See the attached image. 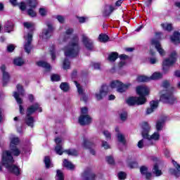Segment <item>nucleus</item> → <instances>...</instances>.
Wrapping results in <instances>:
<instances>
[{
    "instance_id": "obj_1",
    "label": "nucleus",
    "mask_w": 180,
    "mask_h": 180,
    "mask_svg": "<svg viewBox=\"0 0 180 180\" xmlns=\"http://www.w3.org/2000/svg\"><path fill=\"white\" fill-rule=\"evenodd\" d=\"M15 160H13V157L9 150H4L2 153L1 157V163H0V171L2 169V165L8 169L12 174H15V175L20 174V169L19 167L15 165H13Z\"/></svg>"
},
{
    "instance_id": "obj_2",
    "label": "nucleus",
    "mask_w": 180,
    "mask_h": 180,
    "mask_svg": "<svg viewBox=\"0 0 180 180\" xmlns=\"http://www.w3.org/2000/svg\"><path fill=\"white\" fill-rule=\"evenodd\" d=\"M161 88L162 90L160 91V101L164 103H169V105L175 103L176 102V98L172 94L174 87L171 86L169 82L164 80L161 84Z\"/></svg>"
},
{
    "instance_id": "obj_3",
    "label": "nucleus",
    "mask_w": 180,
    "mask_h": 180,
    "mask_svg": "<svg viewBox=\"0 0 180 180\" xmlns=\"http://www.w3.org/2000/svg\"><path fill=\"white\" fill-rule=\"evenodd\" d=\"M79 39L78 36H74L70 41L69 44L65 47V56L66 57H77L79 54Z\"/></svg>"
},
{
    "instance_id": "obj_4",
    "label": "nucleus",
    "mask_w": 180,
    "mask_h": 180,
    "mask_svg": "<svg viewBox=\"0 0 180 180\" xmlns=\"http://www.w3.org/2000/svg\"><path fill=\"white\" fill-rule=\"evenodd\" d=\"M36 110H38V112H42L40 105H39L37 103L27 108V117L25 119V123L30 127H33L34 126V118L30 115H33Z\"/></svg>"
},
{
    "instance_id": "obj_5",
    "label": "nucleus",
    "mask_w": 180,
    "mask_h": 180,
    "mask_svg": "<svg viewBox=\"0 0 180 180\" xmlns=\"http://www.w3.org/2000/svg\"><path fill=\"white\" fill-rule=\"evenodd\" d=\"M17 88V91L13 92V97L15 98L17 103L20 105L19 108H20V113L21 115H25V109H23V106H22V103L23 101L22 98H19V96L20 95L21 96H23L25 95V90L23 89V86L21 84H17L16 85Z\"/></svg>"
},
{
    "instance_id": "obj_6",
    "label": "nucleus",
    "mask_w": 180,
    "mask_h": 180,
    "mask_svg": "<svg viewBox=\"0 0 180 180\" xmlns=\"http://www.w3.org/2000/svg\"><path fill=\"white\" fill-rule=\"evenodd\" d=\"M176 63V52L173 51L168 58H166L162 62V70L166 74L168 71H169V67L174 65Z\"/></svg>"
},
{
    "instance_id": "obj_7",
    "label": "nucleus",
    "mask_w": 180,
    "mask_h": 180,
    "mask_svg": "<svg viewBox=\"0 0 180 180\" xmlns=\"http://www.w3.org/2000/svg\"><path fill=\"white\" fill-rule=\"evenodd\" d=\"M130 86H131V84H123L119 80L112 81L110 83V88H112V89H116L120 94H123V92H126V91H127V89H129Z\"/></svg>"
},
{
    "instance_id": "obj_8",
    "label": "nucleus",
    "mask_w": 180,
    "mask_h": 180,
    "mask_svg": "<svg viewBox=\"0 0 180 180\" xmlns=\"http://www.w3.org/2000/svg\"><path fill=\"white\" fill-rule=\"evenodd\" d=\"M10 148L13 154V155H15L18 157V155H20V150L16 147L18 144H19L20 140L19 138L17 136L12 135L10 137Z\"/></svg>"
},
{
    "instance_id": "obj_9",
    "label": "nucleus",
    "mask_w": 180,
    "mask_h": 180,
    "mask_svg": "<svg viewBox=\"0 0 180 180\" xmlns=\"http://www.w3.org/2000/svg\"><path fill=\"white\" fill-rule=\"evenodd\" d=\"M147 102V98L146 97H130L127 100V103L129 106H133V105H144Z\"/></svg>"
},
{
    "instance_id": "obj_10",
    "label": "nucleus",
    "mask_w": 180,
    "mask_h": 180,
    "mask_svg": "<svg viewBox=\"0 0 180 180\" xmlns=\"http://www.w3.org/2000/svg\"><path fill=\"white\" fill-rule=\"evenodd\" d=\"M24 38L25 39L24 44L25 51V53H27V54H30V51H32V49H33V46H32L33 34H32V32H29L27 34L24 36Z\"/></svg>"
},
{
    "instance_id": "obj_11",
    "label": "nucleus",
    "mask_w": 180,
    "mask_h": 180,
    "mask_svg": "<svg viewBox=\"0 0 180 180\" xmlns=\"http://www.w3.org/2000/svg\"><path fill=\"white\" fill-rule=\"evenodd\" d=\"M46 26H47V28L44 29L41 34L42 39L45 40L47 39H50V37H51V34H53V32L56 29L53 27V24L50 22H47Z\"/></svg>"
},
{
    "instance_id": "obj_12",
    "label": "nucleus",
    "mask_w": 180,
    "mask_h": 180,
    "mask_svg": "<svg viewBox=\"0 0 180 180\" xmlns=\"http://www.w3.org/2000/svg\"><path fill=\"white\" fill-rule=\"evenodd\" d=\"M109 92V86L104 84L101 86L99 91L95 94V97L97 101L103 99L104 96H106Z\"/></svg>"
},
{
    "instance_id": "obj_13",
    "label": "nucleus",
    "mask_w": 180,
    "mask_h": 180,
    "mask_svg": "<svg viewBox=\"0 0 180 180\" xmlns=\"http://www.w3.org/2000/svg\"><path fill=\"white\" fill-rule=\"evenodd\" d=\"M82 41L87 50H94V41L85 34H82Z\"/></svg>"
},
{
    "instance_id": "obj_14",
    "label": "nucleus",
    "mask_w": 180,
    "mask_h": 180,
    "mask_svg": "<svg viewBox=\"0 0 180 180\" xmlns=\"http://www.w3.org/2000/svg\"><path fill=\"white\" fill-rule=\"evenodd\" d=\"M28 5L30 8H28L27 11V15L31 18H36L37 13L36 11H34V8L37 5V2H36L34 0H30Z\"/></svg>"
},
{
    "instance_id": "obj_15",
    "label": "nucleus",
    "mask_w": 180,
    "mask_h": 180,
    "mask_svg": "<svg viewBox=\"0 0 180 180\" xmlns=\"http://www.w3.org/2000/svg\"><path fill=\"white\" fill-rule=\"evenodd\" d=\"M0 69L3 74V85L4 86H6V84L11 79V75L6 71V66L5 65H2Z\"/></svg>"
},
{
    "instance_id": "obj_16",
    "label": "nucleus",
    "mask_w": 180,
    "mask_h": 180,
    "mask_svg": "<svg viewBox=\"0 0 180 180\" xmlns=\"http://www.w3.org/2000/svg\"><path fill=\"white\" fill-rule=\"evenodd\" d=\"M79 123L81 126H88L92 123V118L89 115H80Z\"/></svg>"
},
{
    "instance_id": "obj_17",
    "label": "nucleus",
    "mask_w": 180,
    "mask_h": 180,
    "mask_svg": "<svg viewBox=\"0 0 180 180\" xmlns=\"http://www.w3.org/2000/svg\"><path fill=\"white\" fill-rule=\"evenodd\" d=\"M136 93L139 96L146 98L150 94V89L146 86H139L136 87Z\"/></svg>"
},
{
    "instance_id": "obj_18",
    "label": "nucleus",
    "mask_w": 180,
    "mask_h": 180,
    "mask_svg": "<svg viewBox=\"0 0 180 180\" xmlns=\"http://www.w3.org/2000/svg\"><path fill=\"white\" fill-rule=\"evenodd\" d=\"M82 178L85 180H95V178H96V175H95L94 173L92 172L91 169H87L84 170V172L82 174Z\"/></svg>"
},
{
    "instance_id": "obj_19",
    "label": "nucleus",
    "mask_w": 180,
    "mask_h": 180,
    "mask_svg": "<svg viewBox=\"0 0 180 180\" xmlns=\"http://www.w3.org/2000/svg\"><path fill=\"white\" fill-rule=\"evenodd\" d=\"M83 147L84 148H89V150H90L91 154H92V155H95L96 154L95 150L92 149L94 148V147H95V144H94V143L89 141V139H84Z\"/></svg>"
},
{
    "instance_id": "obj_20",
    "label": "nucleus",
    "mask_w": 180,
    "mask_h": 180,
    "mask_svg": "<svg viewBox=\"0 0 180 180\" xmlns=\"http://www.w3.org/2000/svg\"><path fill=\"white\" fill-rule=\"evenodd\" d=\"M62 141L63 140H61L60 138H56L55 139V143L56 144L55 151L58 155H63V153H64V150H63V144H61Z\"/></svg>"
},
{
    "instance_id": "obj_21",
    "label": "nucleus",
    "mask_w": 180,
    "mask_h": 180,
    "mask_svg": "<svg viewBox=\"0 0 180 180\" xmlns=\"http://www.w3.org/2000/svg\"><path fill=\"white\" fill-rule=\"evenodd\" d=\"M160 132H158V131L154 132L151 136H148V137H146V140H148V145L150 146H153L154 143H153V140L154 141H158V140H160Z\"/></svg>"
},
{
    "instance_id": "obj_22",
    "label": "nucleus",
    "mask_w": 180,
    "mask_h": 180,
    "mask_svg": "<svg viewBox=\"0 0 180 180\" xmlns=\"http://www.w3.org/2000/svg\"><path fill=\"white\" fill-rule=\"evenodd\" d=\"M151 131V126L148 122H143L142 124V136L143 139L148 137L150 131Z\"/></svg>"
},
{
    "instance_id": "obj_23",
    "label": "nucleus",
    "mask_w": 180,
    "mask_h": 180,
    "mask_svg": "<svg viewBox=\"0 0 180 180\" xmlns=\"http://www.w3.org/2000/svg\"><path fill=\"white\" fill-rule=\"evenodd\" d=\"M151 44L152 46H155L159 54H160L161 56H165V51L162 49V47H161V44H160V41H158V40L153 39L151 40Z\"/></svg>"
},
{
    "instance_id": "obj_24",
    "label": "nucleus",
    "mask_w": 180,
    "mask_h": 180,
    "mask_svg": "<svg viewBox=\"0 0 180 180\" xmlns=\"http://www.w3.org/2000/svg\"><path fill=\"white\" fill-rule=\"evenodd\" d=\"M172 164L176 170L174 169H170L169 173L178 178L180 176V165L175 160H172Z\"/></svg>"
},
{
    "instance_id": "obj_25",
    "label": "nucleus",
    "mask_w": 180,
    "mask_h": 180,
    "mask_svg": "<svg viewBox=\"0 0 180 180\" xmlns=\"http://www.w3.org/2000/svg\"><path fill=\"white\" fill-rule=\"evenodd\" d=\"M72 33H74V29H68L65 34L60 35L59 38L60 41H67L68 39H70V36L72 34Z\"/></svg>"
},
{
    "instance_id": "obj_26",
    "label": "nucleus",
    "mask_w": 180,
    "mask_h": 180,
    "mask_svg": "<svg viewBox=\"0 0 180 180\" xmlns=\"http://www.w3.org/2000/svg\"><path fill=\"white\" fill-rule=\"evenodd\" d=\"M150 108L146 110V115H150L157 108H158V101H153L150 103Z\"/></svg>"
},
{
    "instance_id": "obj_27",
    "label": "nucleus",
    "mask_w": 180,
    "mask_h": 180,
    "mask_svg": "<svg viewBox=\"0 0 180 180\" xmlns=\"http://www.w3.org/2000/svg\"><path fill=\"white\" fill-rule=\"evenodd\" d=\"M115 11V8L112 6H105L104 7L103 15V16H110V13Z\"/></svg>"
},
{
    "instance_id": "obj_28",
    "label": "nucleus",
    "mask_w": 180,
    "mask_h": 180,
    "mask_svg": "<svg viewBox=\"0 0 180 180\" xmlns=\"http://www.w3.org/2000/svg\"><path fill=\"white\" fill-rule=\"evenodd\" d=\"M171 41L172 43H174V44H178L180 43V33L178 32H174L173 34V36L171 37Z\"/></svg>"
},
{
    "instance_id": "obj_29",
    "label": "nucleus",
    "mask_w": 180,
    "mask_h": 180,
    "mask_svg": "<svg viewBox=\"0 0 180 180\" xmlns=\"http://www.w3.org/2000/svg\"><path fill=\"white\" fill-rule=\"evenodd\" d=\"M37 65L38 67H42L43 68H45L46 71H50V70H51V66L47 62L40 60L37 63Z\"/></svg>"
},
{
    "instance_id": "obj_30",
    "label": "nucleus",
    "mask_w": 180,
    "mask_h": 180,
    "mask_svg": "<svg viewBox=\"0 0 180 180\" xmlns=\"http://www.w3.org/2000/svg\"><path fill=\"white\" fill-rule=\"evenodd\" d=\"M63 167L68 169H74V168H75V166H74V165H72V163L68 161L67 159L63 160Z\"/></svg>"
},
{
    "instance_id": "obj_31",
    "label": "nucleus",
    "mask_w": 180,
    "mask_h": 180,
    "mask_svg": "<svg viewBox=\"0 0 180 180\" xmlns=\"http://www.w3.org/2000/svg\"><path fill=\"white\" fill-rule=\"evenodd\" d=\"M155 129L157 131H161L164 129V120H158L156 122Z\"/></svg>"
},
{
    "instance_id": "obj_32",
    "label": "nucleus",
    "mask_w": 180,
    "mask_h": 180,
    "mask_svg": "<svg viewBox=\"0 0 180 180\" xmlns=\"http://www.w3.org/2000/svg\"><path fill=\"white\" fill-rule=\"evenodd\" d=\"M117 57H119V54L116 52H112L109 54L108 56V60L111 62L113 63L117 60Z\"/></svg>"
},
{
    "instance_id": "obj_33",
    "label": "nucleus",
    "mask_w": 180,
    "mask_h": 180,
    "mask_svg": "<svg viewBox=\"0 0 180 180\" xmlns=\"http://www.w3.org/2000/svg\"><path fill=\"white\" fill-rule=\"evenodd\" d=\"M148 139H141L138 142V147L139 148H143V147H146L147 146H151L148 145Z\"/></svg>"
},
{
    "instance_id": "obj_34",
    "label": "nucleus",
    "mask_w": 180,
    "mask_h": 180,
    "mask_svg": "<svg viewBox=\"0 0 180 180\" xmlns=\"http://www.w3.org/2000/svg\"><path fill=\"white\" fill-rule=\"evenodd\" d=\"M63 153H66L68 155H72L73 157H77V155H78V151L75 149L63 150Z\"/></svg>"
},
{
    "instance_id": "obj_35",
    "label": "nucleus",
    "mask_w": 180,
    "mask_h": 180,
    "mask_svg": "<svg viewBox=\"0 0 180 180\" xmlns=\"http://www.w3.org/2000/svg\"><path fill=\"white\" fill-rule=\"evenodd\" d=\"M108 40L109 37L105 34H101L98 36V41H101V43H106V41H108Z\"/></svg>"
},
{
    "instance_id": "obj_36",
    "label": "nucleus",
    "mask_w": 180,
    "mask_h": 180,
    "mask_svg": "<svg viewBox=\"0 0 180 180\" xmlns=\"http://www.w3.org/2000/svg\"><path fill=\"white\" fill-rule=\"evenodd\" d=\"M149 78H150V81H151V79L153 80L161 79V78H162V75L160 72H155Z\"/></svg>"
},
{
    "instance_id": "obj_37",
    "label": "nucleus",
    "mask_w": 180,
    "mask_h": 180,
    "mask_svg": "<svg viewBox=\"0 0 180 180\" xmlns=\"http://www.w3.org/2000/svg\"><path fill=\"white\" fill-rule=\"evenodd\" d=\"M153 174H155V176H161V175H162V172L160 169H158V165H154Z\"/></svg>"
},
{
    "instance_id": "obj_38",
    "label": "nucleus",
    "mask_w": 180,
    "mask_h": 180,
    "mask_svg": "<svg viewBox=\"0 0 180 180\" xmlns=\"http://www.w3.org/2000/svg\"><path fill=\"white\" fill-rule=\"evenodd\" d=\"M5 30L7 33H11L13 30V23L8 22L5 25Z\"/></svg>"
},
{
    "instance_id": "obj_39",
    "label": "nucleus",
    "mask_w": 180,
    "mask_h": 180,
    "mask_svg": "<svg viewBox=\"0 0 180 180\" xmlns=\"http://www.w3.org/2000/svg\"><path fill=\"white\" fill-rule=\"evenodd\" d=\"M15 65H18V67H20L25 64V61L22 58H16L14 59L13 61Z\"/></svg>"
},
{
    "instance_id": "obj_40",
    "label": "nucleus",
    "mask_w": 180,
    "mask_h": 180,
    "mask_svg": "<svg viewBox=\"0 0 180 180\" xmlns=\"http://www.w3.org/2000/svg\"><path fill=\"white\" fill-rule=\"evenodd\" d=\"M117 140L120 143H122V144H126V139L124 138V135L122 133H118L117 134Z\"/></svg>"
},
{
    "instance_id": "obj_41",
    "label": "nucleus",
    "mask_w": 180,
    "mask_h": 180,
    "mask_svg": "<svg viewBox=\"0 0 180 180\" xmlns=\"http://www.w3.org/2000/svg\"><path fill=\"white\" fill-rule=\"evenodd\" d=\"M161 27L164 30H167V32H171V30H172V25L167 22L161 24Z\"/></svg>"
},
{
    "instance_id": "obj_42",
    "label": "nucleus",
    "mask_w": 180,
    "mask_h": 180,
    "mask_svg": "<svg viewBox=\"0 0 180 180\" xmlns=\"http://www.w3.org/2000/svg\"><path fill=\"white\" fill-rule=\"evenodd\" d=\"M75 85H76V87L77 89V92L79 94V95H84V89H82V86H81V84H78V82L77 81H75L74 82Z\"/></svg>"
},
{
    "instance_id": "obj_43",
    "label": "nucleus",
    "mask_w": 180,
    "mask_h": 180,
    "mask_svg": "<svg viewBox=\"0 0 180 180\" xmlns=\"http://www.w3.org/2000/svg\"><path fill=\"white\" fill-rule=\"evenodd\" d=\"M138 82H148L150 81V77L147 76H139L137 77Z\"/></svg>"
},
{
    "instance_id": "obj_44",
    "label": "nucleus",
    "mask_w": 180,
    "mask_h": 180,
    "mask_svg": "<svg viewBox=\"0 0 180 180\" xmlns=\"http://www.w3.org/2000/svg\"><path fill=\"white\" fill-rule=\"evenodd\" d=\"M44 161L46 168H50V167H53V165L51 164V160H50V157L46 156Z\"/></svg>"
},
{
    "instance_id": "obj_45",
    "label": "nucleus",
    "mask_w": 180,
    "mask_h": 180,
    "mask_svg": "<svg viewBox=\"0 0 180 180\" xmlns=\"http://www.w3.org/2000/svg\"><path fill=\"white\" fill-rule=\"evenodd\" d=\"M56 180H64V173L61 170L56 171Z\"/></svg>"
},
{
    "instance_id": "obj_46",
    "label": "nucleus",
    "mask_w": 180,
    "mask_h": 180,
    "mask_svg": "<svg viewBox=\"0 0 180 180\" xmlns=\"http://www.w3.org/2000/svg\"><path fill=\"white\" fill-rule=\"evenodd\" d=\"M71 63L67 58L63 60V70H70V65Z\"/></svg>"
},
{
    "instance_id": "obj_47",
    "label": "nucleus",
    "mask_w": 180,
    "mask_h": 180,
    "mask_svg": "<svg viewBox=\"0 0 180 180\" xmlns=\"http://www.w3.org/2000/svg\"><path fill=\"white\" fill-rule=\"evenodd\" d=\"M60 88L64 92H67V91L70 89V86H68V84L67 82H63V83H61Z\"/></svg>"
},
{
    "instance_id": "obj_48",
    "label": "nucleus",
    "mask_w": 180,
    "mask_h": 180,
    "mask_svg": "<svg viewBox=\"0 0 180 180\" xmlns=\"http://www.w3.org/2000/svg\"><path fill=\"white\" fill-rule=\"evenodd\" d=\"M23 26L26 27V29H33L34 27V23L30 22H25L23 23Z\"/></svg>"
},
{
    "instance_id": "obj_49",
    "label": "nucleus",
    "mask_w": 180,
    "mask_h": 180,
    "mask_svg": "<svg viewBox=\"0 0 180 180\" xmlns=\"http://www.w3.org/2000/svg\"><path fill=\"white\" fill-rule=\"evenodd\" d=\"M55 18L57 19V20L59 22V23H65V17L63 15H56Z\"/></svg>"
},
{
    "instance_id": "obj_50",
    "label": "nucleus",
    "mask_w": 180,
    "mask_h": 180,
    "mask_svg": "<svg viewBox=\"0 0 180 180\" xmlns=\"http://www.w3.org/2000/svg\"><path fill=\"white\" fill-rule=\"evenodd\" d=\"M50 53H51V58L53 61H54V60H56V48L54 47V46L51 47Z\"/></svg>"
},
{
    "instance_id": "obj_51",
    "label": "nucleus",
    "mask_w": 180,
    "mask_h": 180,
    "mask_svg": "<svg viewBox=\"0 0 180 180\" xmlns=\"http://www.w3.org/2000/svg\"><path fill=\"white\" fill-rule=\"evenodd\" d=\"M103 133L107 140H110L112 139V134L109 131H104Z\"/></svg>"
},
{
    "instance_id": "obj_52",
    "label": "nucleus",
    "mask_w": 180,
    "mask_h": 180,
    "mask_svg": "<svg viewBox=\"0 0 180 180\" xmlns=\"http://www.w3.org/2000/svg\"><path fill=\"white\" fill-rule=\"evenodd\" d=\"M128 167L133 169L134 168H137L138 164L136 162H129L128 163Z\"/></svg>"
},
{
    "instance_id": "obj_53",
    "label": "nucleus",
    "mask_w": 180,
    "mask_h": 180,
    "mask_svg": "<svg viewBox=\"0 0 180 180\" xmlns=\"http://www.w3.org/2000/svg\"><path fill=\"white\" fill-rule=\"evenodd\" d=\"M120 116L121 120H122V122H124V120H126V119H127V112H122L120 113Z\"/></svg>"
},
{
    "instance_id": "obj_54",
    "label": "nucleus",
    "mask_w": 180,
    "mask_h": 180,
    "mask_svg": "<svg viewBox=\"0 0 180 180\" xmlns=\"http://www.w3.org/2000/svg\"><path fill=\"white\" fill-rule=\"evenodd\" d=\"M51 79L53 82L60 81V75H56V74L52 75L51 77Z\"/></svg>"
},
{
    "instance_id": "obj_55",
    "label": "nucleus",
    "mask_w": 180,
    "mask_h": 180,
    "mask_svg": "<svg viewBox=\"0 0 180 180\" xmlns=\"http://www.w3.org/2000/svg\"><path fill=\"white\" fill-rule=\"evenodd\" d=\"M140 172L141 174V175H144L145 174L148 173V169L146 166H142L140 168Z\"/></svg>"
},
{
    "instance_id": "obj_56",
    "label": "nucleus",
    "mask_w": 180,
    "mask_h": 180,
    "mask_svg": "<svg viewBox=\"0 0 180 180\" xmlns=\"http://www.w3.org/2000/svg\"><path fill=\"white\" fill-rule=\"evenodd\" d=\"M126 173L123 172H120L118 173V178L119 179L121 180H124L126 179Z\"/></svg>"
},
{
    "instance_id": "obj_57",
    "label": "nucleus",
    "mask_w": 180,
    "mask_h": 180,
    "mask_svg": "<svg viewBox=\"0 0 180 180\" xmlns=\"http://www.w3.org/2000/svg\"><path fill=\"white\" fill-rule=\"evenodd\" d=\"M77 19L79 23H85L88 20V18L86 17H77Z\"/></svg>"
},
{
    "instance_id": "obj_58",
    "label": "nucleus",
    "mask_w": 180,
    "mask_h": 180,
    "mask_svg": "<svg viewBox=\"0 0 180 180\" xmlns=\"http://www.w3.org/2000/svg\"><path fill=\"white\" fill-rule=\"evenodd\" d=\"M102 147H103V148H105V150H108L109 148H110V146H109V143H108L106 141H102Z\"/></svg>"
},
{
    "instance_id": "obj_59",
    "label": "nucleus",
    "mask_w": 180,
    "mask_h": 180,
    "mask_svg": "<svg viewBox=\"0 0 180 180\" xmlns=\"http://www.w3.org/2000/svg\"><path fill=\"white\" fill-rule=\"evenodd\" d=\"M106 161L108 162V164H114L115 163V160L112 156H108L106 158Z\"/></svg>"
},
{
    "instance_id": "obj_60",
    "label": "nucleus",
    "mask_w": 180,
    "mask_h": 180,
    "mask_svg": "<svg viewBox=\"0 0 180 180\" xmlns=\"http://www.w3.org/2000/svg\"><path fill=\"white\" fill-rule=\"evenodd\" d=\"M39 13L41 16H46V15H47V10L45 8H40Z\"/></svg>"
},
{
    "instance_id": "obj_61",
    "label": "nucleus",
    "mask_w": 180,
    "mask_h": 180,
    "mask_svg": "<svg viewBox=\"0 0 180 180\" xmlns=\"http://www.w3.org/2000/svg\"><path fill=\"white\" fill-rule=\"evenodd\" d=\"M15 50V46L13 44H10L7 46V51L8 53H12Z\"/></svg>"
},
{
    "instance_id": "obj_62",
    "label": "nucleus",
    "mask_w": 180,
    "mask_h": 180,
    "mask_svg": "<svg viewBox=\"0 0 180 180\" xmlns=\"http://www.w3.org/2000/svg\"><path fill=\"white\" fill-rule=\"evenodd\" d=\"M81 115H88V108L86 107L82 108Z\"/></svg>"
},
{
    "instance_id": "obj_63",
    "label": "nucleus",
    "mask_w": 180,
    "mask_h": 180,
    "mask_svg": "<svg viewBox=\"0 0 180 180\" xmlns=\"http://www.w3.org/2000/svg\"><path fill=\"white\" fill-rule=\"evenodd\" d=\"M19 8L21 11H25L26 10V4L24 2H21L19 5Z\"/></svg>"
},
{
    "instance_id": "obj_64",
    "label": "nucleus",
    "mask_w": 180,
    "mask_h": 180,
    "mask_svg": "<svg viewBox=\"0 0 180 180\" xmlns=\"http://www.w3.org/2000/svg\"><path fill=\"white\" fill-rule=\"evenodd\" d=\"M92 67L94 70H101V64L99 63H93Z\"/></svg>"
}]
</instances>
